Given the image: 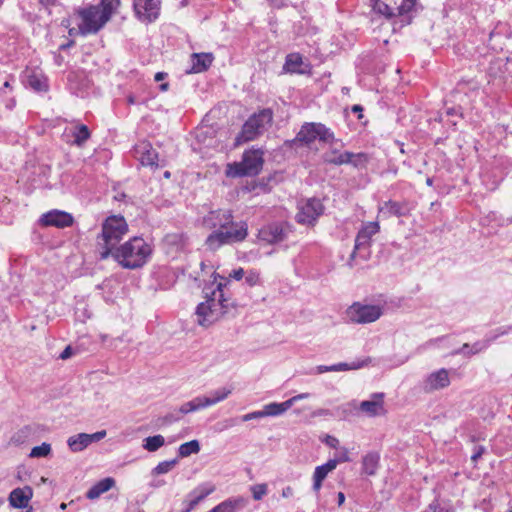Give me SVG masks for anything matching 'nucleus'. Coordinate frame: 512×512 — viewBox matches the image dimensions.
<instances>
[{"label":"nucleus","mask_w":512,"mask_h":512,"mask_svg":"<svg viewBox=\"0 0 512 512\" xmlns=\"http://www.w3.org/2000/svg\"><path fill=\"white\" fill-rule=\"evenodd\" d=\"M15 104H16L15 99H14V98H12V97L7 98V99L5 100V105H6V107H7L8 109H12V108H14Z\"/></svg>","instance_id":"obj_58"},{"label":"nucleus","mask_w":512,"mask_h":512,"mask_svg":"<svg viewBox=\"0 0 512 512\" xmlns=\"http://www.w3.org/2000/svg\"><path fill=\"white\" fill-rule=\"evenodd\" d=\"M244 274H245L244 270L242 268H238V269L233 270L230 273V277H232L235 280H241L243 278Z\"/></svg>","instance_id":"obj_52"},{"label":"nucleus","mask_w":512,"mask_h":512,"mask_svg":"<svg viewBox=\"0 0 512 512\" xmlns=\"http://www.w3.org/2000/svg\"><path fill=\"white\" fill-rule=\"evenodd\" d=\"M384 393H373L370 400L362 401L359 405L360 411L369 417L382 416L386 414L384 408Z\"/></svg>","instance_id":"obj_21"},{"label":"nucleus","mask_w":512,"mask_h":512,"mask_svg":"<svg viewBox=\"0 0 512 512\" xmlns=\"http://www.w3.org/2000/svg\"><path fill=\"white\" fill-rule=\"evenodd\" d=\"M383 315V307L380 305L363 304L354 302L346 310V317L353 324H369L376 322Z\"/></svg>","instance_id":"obj_9"},{"label":"nucleus","mask_w":512,"mask_h":512,"mask_svg":"<svg viewBox=\"0 0 512 512\" xmlns=\"http://www.w3.org/2000/svg\"><path fill=\"white\" fill-rule=\"evenodd\" d=\"M33 496L32 488L24 486L14 489L9 496L10 505L14 508H26Z\"/></svg>","instance_id":"obj_24"},{"label":"nucleus","mask_w":512,"mask_h":512,"mask_svg":"<svg viewBox=\"0 0 512 512\" xmlns=\"http://www.w3.org/2000/svg\"><path fill=\"white\" fill-rule=\"evenodd\" d=\"M379 231L380 225L377 221L365 223L357 233L354 250L350 255V260H353L355 258L357 251L365 250V257L369 255V248L371 246L372 237L376 235Z\"/></svg>","instance_id":"obj_12"},{"label":"nucleus","mask_w":512,"mask_h":512,"mask_svg":"<svg viewBox=\"0 0 512 512\" xmlns=\"http://www.w3.org/2000/svg\"><path fill=\"white\" fill-rule=\"evenodd\" d=\"M72 136L73 144L82 146L90 138L89 128L84 124L76 125L72 130Z\"/></svg>","instance_id":"obj_35"},{"label":"nucleus","mask_w":512,"mask_h":512,"mask_svg":"<svg viewBox=\"0 0 512 512\" xmlns=\"http://www.w3.org/2000/svg\"><path fill=\"white\" fill-rule=\"evenodd\" d=\"M127 232L128 225L123 216L113 215L108 217L102 224L101 234L97 237L100 259H107Z\"/></svg>","instance_id":"obj_2"},{"label":"nucleus","mask_w":512,"mask_h":512,"mask_svg":"<svg viewBox=\"0 0 512 512\" xmlns=\"http://www.w3.org/2000/svg\"><path fill=\"white\" fill-rule=\"evenodd\" d=\"M70 36L80 35V22L78 23V28H70L69 29Z\"/></svg>","instance_id":"obj_59"},{"label":"nucleus","mask_w":512,"mask_h":512,"mask_svg":"<svg viewBox=\"0 0 512 512\" xmlns=\"http://www.w3.org/2000/svg\"><path fill=\"white\" fill-rule=\"evenodd\" d=\"M228 305V300L223 294V284L218 283L211 295H207V300L198 304L195 312L196 322L203 327L211 326L227 312Z\"/></svg>","instance_id":"obj_3"},{"label":"nucleus","mask_w":512,"mask_h":512,"mask_svg":"<svg viewBox=\"0 0 512 512\" xmlns=\"http://www.w3.org/2000/svg\"><path fill=\"white\" fill-rule=\"evenodd\" d=\"M214 56L212 53H193L191 55L192 67L190 72L201 73L206 71L212 64Z\"/></svg>","instance_id":"obj_26"},{"label":"nucleus","mask_w":512,"mask_h":512,"mask_svg":"<svg viewBox=\"0 0 512 512\" xmlns=\"http://www.w3.org/2000/svg\"><path fill=\"white\" fill-rule=\"evenodd\" d=\"M378 211L379 214L383 215L385 218H390L392 216L402 217L407 216L410 213V208L406 201L397 202L389 200L380 205Z\"/></svg>","instance_id":"obj_23"},{"label":"nucleus","mask_w":512,"mask_h":512,"mask_svg":"<svg viewBox=\"0 0 512 512\" xmlns=\"http://www.w3.org/2000/svg\"><path fill=\"white\" fill-rule=\"evenodd\" d=\"M73 216L65 211L51 210L41 216L40 222L44 226H54L57 228L70 227L73 224Z\"/></svg>","instance_id":"obj_19"},{"label":"nucleus","mask_w":512,"mask_h":512,"mask_svg":"<svg viewBox=\"0 0 512 512\" xmlns=\"http://www.w3.org/2000/svg\"><path fill=\"white\" fill-rule=\"evenodd\" d=\"M330 415V411L327 409H318L313 413V416H327Z\"/></svg>","instance_id":"obj_57"},{"label":"nucleus","mask_w":512,"mask_h":512,"mask_svg":"<svg viewBox=\"0 0 512 512\" xmlns=\"http://www.w3.org/2000/svg\"><path fill=\"white\" fill-rule=\"evenodd\" d=\"M323 212L324 206L321 201L317 198H310L298 204L296 220L300 224L314 225Z\"/></svg>","instance_id":"obj_11"},{"label":"nucleus","mask_w":512,"mask_h":512,"mask_svg":"<svg viewBox=\"0 0 512 512\" xmlns=\"http://www.w3.org/2000/svg\"><path fill=\"white\" fill-rule=\"evenodd\" d=\"M490 344L491 343L488 342V337L486 336V338L483 341L475 342L472 346L465 343L459 350L455 351L454 353H462L464 355L471 356L485 350L486 348L489 347Z\"/></svg>","instance_id":"obj_31"},{"label":"nucleus","mask_w":512,"mask_h":512,"mask_svg":"<svg viewBox=\"0 0 512 512\" xmlns=\"http://www.w3.org/2000/svg\"><path fill=\"white\" fill-rule=\"evenodd\" d=\"M272 118L273 114L270 109H264L259 113L253 114L244 123L236 141L238 143H242L254 140L265 131L266 126L271 123Z\"/></svg>","instance_id":"obj_7"},{"label":"nucleus","mask_w":512,"mask_h":512,"mask_svg":"<svg viewBox=\"0 0 512 512\" xmlns=\"http://www.w3.org/2000/svg\"><path fill=\"white\" fill-rule=\"evenodd\" d=\"M349 457H348V451L346 449H343L339 455L337 456V458H335L334 460H339V462H345V461H348Z\"/></svg>","instance_id":"obj_54"},{"label":"nucleus","mask_w":512,"mask_h":512,"mask_svg":"<svg viewBox=\"0 0 512 512\" xmlns=\"http://www.w3.org/2000/svg\"><path fill=\"white\" fill-rule=\"evenodd\" d=\"M251 491L253 494V498L255 500H260L267 493L266 484H258L251 487Z\"/></svg>","instance_id":"obj_46"},{"label":"nucleus","mask_w":512,"mask_h":512,"mask_svg":"<svg viewBox=\"0 0 512 512\" xmlns=\"http://www.w3.org/2000/svg\"><path fill=\"white\" fill-rule=\"evenodd\" d=\"M259 280L260 275L257 271L254 270L248 271L245 276V282L251 287L257 285L259 283Z\"/></svg>","instance_id":"obj_47"},{"label":"nucleus","mask_w":512,"mask_h":512,"mask_svg":"<svg viewBox=\"0 0 512 512\" xmlns=\"http://www.w3.org/2000/svg\"><path fill=\"white\" fill-rule=\"evenodd\" d=\"M151 246L141 237H133L110 255L126 269L142 267L151 256Z\"/></svg>","instance_id":"obj_1"},{"label":"nucleus","mask_w":512,"mask_h":512,"mask_svg":"<svg viewBox=\"0 0 512 512\" xmlns=\"http://www.w3.org/2000/svg\"><path fill=\"white\" fill-rule=\"evenodd\" d=\"M427 512H443V510L438 509L437 504L432 503L429 505V509L427 510Z\"/></svg>","instance_id":"obj_61"},{"label":"nucleus","mask_w":512,"mask_h":512,"mask_svg":"<svg viewBox=\"0 0 512 512\" xmlns=\"http://www.w3.org/2000/svg\"><path fill=\"white\" fill-rule=\"evenodd\" d=\"M486 452V448L482 445H475L471 454V461L476 463L478 459Z\"/></svg>","instance_id":"obj_48"},{"label":"nucleus","mask_w":512,"mask_h":512,"mask_svg":"<svg viewBox=\"0 0 512 512\" xmlns=\"http://www.w3.org/2000/svg\"><path fill=\"white\" fill-rule=\"evenodd\" d=\"M337 498H338V505L341 506L345 501L344 493L339 492Z\"/></svg>","instance_id":"obj_63"},{"label":"nucleus","mask_w":512,"mask_h":512,"mask_svg":"<svg viewBox=\"0 0 512 512\" xmlns=\"http://www.w3.org/2000/svg\"><path fill=\"white\" fill-rule=\"evenodd\" d=\"M167 76V74L165 72H157L155 74V81L159 82V81H162L165 77Z\"/></svg>","instance_id":"obj_60"},{"label":"nucleus","mask_w":512,"mask_h":512,"mask_svg":"<svg viewBox=\"0 0 512 512\" xmlns=\"http://www.w3.org/2000/svg\"><path fill=\"white\" fill-rule=\"evenodd\" d=\"M200 451V443L198 440H191L183 443L178 448V455L181 458L189 457L192 454H197Z\"/></svg>","instance_id":"obj_38"},{"label":"nucleus","mask_w":512,"mask_h":512,"mask_svg":"<svg viewBox=\"0 0 512 512\" xmlns=\"http://www.w3.org/2000/svg\"><path fill=\"white\" fill-rule=\"evenodd\" d=\"M316 139L329 144L337 143L334 133L322 123H305L294 141L309 146Z\"/></svg>","instance_id":"obj_8"},{"label":"nucleus","mask_w":512,"mask_h":512,"mask_svg":"<svg viewBox=\"0 0 512 512\" xmlns=\"http://www.w3.org/2000/svg\"><path fill=\"white\" fill-rule=\"evenodd\" d=\"M318 373H325V372H333L332 365L326 366V365H319L317 367Z\"/></svg>","instance_id":"obj_56"},{"label":"nucleus","mask_w":512,"mask_h":512,"mask_svg":"<svg viewBox=\"0 0 512 512\" xmlns=\"http://www.w3.org/2000/svg\"><path fill=\"white\" fill-rule=\"evenodd\" d=\"M248 234V226L245 222L231 220L228 228L215 230L206 239V245L210 250H216L222 245L237 243L245 240Z\"/></svg>","instance_id":"obj_6"},{"label":"nucleus","mask_w":512,"mask_h":512,"mask_svg":"<svg viewBox=\"0 0 512 512\" xmlns=\"http://www.w3.org/2000/svg\"><path fill=\"white\" fill-rule=\"evenodd\" d=\"M290 408H291V402H288V400H286L282 403L272 402V403L266 404L263 406V411H264L265 417H269V416L275 417V416H280V415L284 414Z\"/></svg>","instance_id":"obj_28"},{"label":"nucleus","mask_w":512,"mask_h":512,"mask_svg":"<svg viewBox=\"0 0 512 512\" xmlns=\"http://www.w3.org/2000/svg\"><path fill=\"white\" fill-rule=\"evenodd\" d=\"M165 443V439L162 435L149 436L144 439L143 448L149 452H155L161 448Z\"/></svg>","instance_id":"obj_39"},{"label":"nucleus","mask_w":512,"mask_h":512,"mask_svg":"<svg viewBox=\"0 0 512 512\" xmlns=\"http://www.w3.org/2000/svg\"><path fill=\"white\" fill-rule=\"evenodd\" d=\"M106 436V431L101 430L93 434L79 433L71 436L67 440V445L72 452H80L90 444L102 440Z\"/></svg>","instance_id":"obj_17"},{"label":"nucleus","mask_w":512,"mask_h":512,"mask_svg":"<svg viewBox=\"0 0 512 512\" xmlns=\"http://www.w3.org/2000/svg\"><path fill=\"white\" fill-rule=\"evenodd\" d=\"M324 161L329 164L334 165H343V164H353L354 166H358L361 161H366V155L363 153L354 154L352 152H339L336 148L331 149L326 152L323 156Z\"/></svg>","instance_id":"obj_14"},{"label":"nucleus","mask_w":512,"mask_h":512,"mask_svg":"<svg viewBox=\"0 0 512 512\" xmlns=\"http://www.w3.org/2000/svg\"><path fill=\"white\" fill-rule=\"evenodd\" d=\"M303 64L302 56L298 53H291L286 56L284 69L290 73H303L300 68Z\"/></svg>","instance_id":"obj_33"},{"label":"nucleus","mask_w":512,"mask_h":512,"mask_svg":"<svg viewBox=\"0 0 512 512\" xmlns=\"http://www.w3.org/2000/svg\"><path fill=\"white\" fill-rule=\"evenodd\" d=\"M309 396H310L309 393H301V394L295 395V396L291 397L290 399H288V402H291V406H292L296 402H298V401H300L302 399H306Z\"/></svg>","instance_id":"obj_51"},{"label":"nucleus","mask_w":512,"mask_h":512,"mask_svg":"<svg viewBox=\"0 0 512 512\" xmlns=\"http://www.w3.org/2000/svg\"><path fill=\"white\" fill-rule=\"evenodd\" d=\"M100 12L102 20L107 18V22L110 20L112 14L120 6V0H101L98 5H93Z\"/></svg>","instance_id":"obj_29"},{"label":"nucleus","mask_w":512,"mask_h":512,"mask_svg":"<svg viewBox=\"0 0 512 512\" xmlns=\"http://www.w3.org/2000/svg\"><path fill=\"white\" fill-rule=\"evenodd\" d=\"M233 219L232 212L230 210H213L203 217L202 224L204 227L209 229L221 230L228 228Z\"/></svg>","instance_id":"obj_16"},{"label":"nucleus","mask_w":512,"mask_h":512,"mask_svg":"<svg viewBox=\"0 0 512 512\" xmlns=\"http://www.w3.org/2000/svg\"><path fill=\"white\" fill-rule=\"evenodd\" d=\"M339 463V460L330 459L323 465L317 466L314 471L313 480H324L329 472L333 471Z\"/></svg>","instance_id":"obj_37"},{"label":"nucleus","mask_w":512,"mask_h":512,"mask_svg":"<svg viewBox=\"0 0 512 512\" xmlns=\"http://www.w3.org/2000/svg\"><path fill=\"white\" fill-rule=\"evenodd\" d=\"M51 454V445L43 442L39 446H35L31 449L29 456L31 458H43Z\"/></svg>","instance_id":"obj_43"},{"label":"nucleus","mask_w":512,"mask_h":512,"mask_svg":"<svg viewBox=\"0 0 512 512\" xmlns=\"http://www.w3.org/2000/svg\"><path fill=\"white\" fill-rule=\"evenodd\" d=\"M0 92L2 96H6L8 92H12V87L9 79L4 81L3 86L0 89Z\"/></svg>","instance_id":"obj_50"},{"label":"nucleus","mask_w":512,"mask_h":512,"mask_svg":"<svg viewBox=\"0 0 512 512\" xmlns=\"http://www.w3.org/2000/svg\"><path fill=\"white\" fill-rule=\"evenodd\" d=\"M370 3L376 13L388 19H399L394 24L399 23L403 27L411 22L416 0H370Z\"/></svg>","instance_id":"obj_4"},{"label":"nucleus","mask_w":512,"mask_h":512,"mask_svg":"<svg viewBox=\"0 0 512 512\" xmlns=\"http://www.w3.org/2000/svg\"><path fill=\"white\" fill-rule=\"evenodd\" d=\"M246 505L242 497L227 499L213 508V512H236Z\"/></svg>","instance_id":"obj_27"},{"label":"nucleus","mask_w":512,"mask_h":512,"mask_svg":"<svg viewBox=\"0 0 512 512\" xmlns=\"http://www.w3.org/2000/svg\"><path fill=\"white\" fill-rule=\"evenodd\" d=\"M450 385L449 372L445 368L430 373L423 381V390L427 393L444 389Z\"/></svg>","instance_id":"obj_18"},{"label":"nucleus","mask_w":512,"mask_h":512,"mask_svg":"<svg viewBox=\"0 0 512 512\" xmlns=\"http://www.w3.org/2000/svg\"><path fill=\"white\" fill-rule=\"evenodd\" d=\"M176 463H177L176 459L160 462L152 470V476H158V475H162V474H165V473L169 472L170 470H172L174 468Z\"/></svg>","instance_id":"obj_44"},{"label":"nucleus","mask_w":512,"mask_h":512,"mask_svg":"<svg viewBox=\"0 0 512 512\" xmlns=\"http://www.w3.org/2000/svg\"><path fill=\"white\" fill-rule=\"evenodd\" d=\"M181 415L179 413V411L175 410V411H172V412H169L167 413L166 415L162 416V417H159L157 420H156V426L159 427V428H162V427H166L174 422H177L181 419Z\"/></svg>","instance_id":"obj_42"},{"label":"nucleus","mask_w":512,"mask_h":512,"mask_svg":"<svg viewBox=\"0 0 512 512\" xmlns=\"http://www.w3.org/2000/svg\"><path fill=\"white\" fill-rule=\"evenodd\" d=\"M264 164V152L261 149L244 151L240 162L230 163L226 167L227 177H252L258 175Z\"/></svg>","instance_id":"obj_5"},{"label":"nucleus","mask_w":512,"mask_h":512,"mask_svg":"<svg viewBox=\"0 0 512 512\" xmlns=\"http://www.w3.org/2000/svg\"><path fill=\"white\" fill-rule=\"evenodd\" d=\"M189 245V238L183 232L168 233L162 240V247L169 256L176 257L179 253L186 251Z\"/></svg>","instance_id":"obj_13"},{"label":"nucleus","mask_w":512,"mask_h":512,"mask_svg":"<svg viewBox=\"0 0 512 512\" xmlns=\"http://www.w3.org/2000/svg\"><path fill=\"white\" fill-rule=\"evenodd\" d=\"M136 154L139 156L140 162L143 166H150L152 168H158L163 166L159 164L158 153L148 142H142L135 148Z\"/></svg>","instance_id":"obj_22"},{"label":"nucleus","mask_w":512,"mask_h":512,"mask_svg":"<svg viewBox=\"0 0 512 512\" xmlns=\"http://www.w3.org/2000/svg\"><path fill=\"white\" fill-rule=\"evenodd\" d=\"M160 0H134V10L142 21H155L160 12Z\"/></svg>","instance_id":"obj_15"},{"label":"nucleus","mask_w":512,"mask_h":512,"mask_svg":"<svg viewBox=\"0 0 512 512\" xmlns=\"http://www.w3.org/2000/svg\"><path fill=\"white\" fill-rule=\"evenodd\" d=\"M215 490L214 486H199L187 496V507L184 512H191L201 501Z\"/></svg>","instance_id":"obj_25"},{"label":"nucleus","mask_w":512,"mask_h":512,"mask_svg":"<svg viewBox=\"0 0 512 512\" xmlns=\"http://www.w3.org/2000/svg\"><path fill=\"white\" fill-rule=\"evenodd\" d=\"M76 14L80 20V35L82 36L98 33L107 23V18L102 20L100 12L93 5L77 9Z\"/></svg>","instance_id":"obj_10"},{"label":"nucleus","mask_w":512,"mask_h":512,"mask_svg":"<svg viewBox=\"0 0 512 512\" xmlns=\"http://www.w3.org/2000/svg\"><path fill=\"white\" fill-rule=\"evenodd\" d=\"M72 355V349L70 346H67L62 353L60 354V358L65 360L68 359Z\"/></svg>","instance_id":"obj_55"},{"label":"nucleus","mask_w":512,"mask_h":512,"mask_svg":"<svg viewBox=\"0 0 512 512\" xmlns=\"http://www.w3.org/2000/svg\"><path fill=\"white\" fill-rule=\"evenodd\" d=\"M265 417L264 415V411L263 409L260 410V411H254V412H251V413H248V414H245L243 417H242V420L244 422L246 421H250V420H253V419H259V418H263Z\"/></svg>","instance_id":"obj_49"},{"label":"nucleus","mask_w":512,"mask_h":512,"mask_svg":"<svg viewBox=\"0 0 512 512\" xmlns=\"http://www.w3.org/2000/svg\"><path fill=\"white\" fill-rule=\"evenodd\" d=\"M28 85L37 92L46 91L48 88L46 79L37 74L28 77Z\"/></svg>","instance_id":"obj_41"},{"label":"nucleus","mask_w":512,"mask_h":512,"mask_svg":"<svg viewBox=\"0 0 512 512\" xmlns=\"http://www.w3.org/2000/svg\"><path fill=\"white\" fill-rule=\"evenodd\" d=\"M511 332H512V325L498 327L497 329H495L494 331H492L490 334L487 335L488 342L492 343L496 339H498L500 336L507 335Z\"/></svg>","instance_id":"obj_45"},{"label":"nucleus","mask_w":512,"mask_h":512,"mask_svg":"<svg viewBox=\"0 0 512 512\" xmlns=\"http://www.w3.org/2000/svg\"><path fill=\"white\" fill-rule=\"evenodd\" d=\"M363 111V108L361 105H354L352 107V112L354 113H361Z\"/></svg>","instance_id":"obj_64"},{"label":"nucleus","mask_w":512,"mask_h":512,"mask_svg":"<svg viewBox=\"0 0 512 512\" xmlns=\"http://www.w3.org/2000/svg\"><path fill=\"white\" fill-rule=\"evenodd\" d=\"M258 237L268 244H275L287 237V230L281 223H271L259 230Z\"/></svg>","instance_id":"obj_20"},{"label":"nucleus","mask_w":512,"mask_h":512,"mask_svg":"<svg viewBox=\"0 0 512 512\" xmlns=\"http://www.w3.org/2000/svg\"><path fill=\"white\" fill-rule=\"evenodd\" d=\"M204 408H207L206 405H205V402H204V398L203 396H198V397H195L194 399H192L191 401H188L184 404H182L178 411L180 413V415H185V414H188L190 412H195V411H198L200 409H204Z\"/></svg>","instance_id":"obj_34"},{"label":"nucleus","mask_w":512,"mask_h":512,"mask_svg":"<svg viewBox=\"0 0 512 512\" xmlns=\"http://www.w3.org/2000/svg\"><path fill=\"white\" fill-rule=\"evenodd\" d=\"M231 393L232 389L226 387L210 392L209 396H203L206 407L213 406L225 400Z\"/></svg>","instance_id":"obj_30"},{"label":"nucleus","mask_w":512,"mask_h":512,"mask_svg":"<svg viewBox=\"0 0 512 512\" xmlns=\"http://www.w3.org/2000/svg\"><path fill=\"white\" fill-rule=\"evenodd\" d=\"M380 456L376 452L368 453L363 457L362 465L364 472L369 475H375V472L378 468Z\"/></svg>","instance_id":"obj_32"},{"label":"nucleus","mask_w":512,"mask_h":512,"mask_svg":"<svg viewBox=\"0 0 512 512\" xmlns=\"http://www.w3.org/2000/svg\"><path fill=\"white\" fill-rule=\"evenodd\" d=\"M114 483L115 482H97L87 491L86 497L90 500H95L103 493L109 491L113 487Z\"/></svg>","instance_id":"obj_36"},{"label":"nucleus","mask_w":512,"mask_h":512,"mask_svg":"<svg viewBox=\"0 0 512 512\" xmlns=\"http://www.w3.org/2000/svg\"><path fill=\"white\" fill-rule=\"evenodd\" d=\"M370 362H371V359L370 358H366L363 361L352 362L351 364H348V363H338V364H333L332 365V369H333V372L347 371V370H356V369H360V368L368 365Z\"/></svg>","instance_id":"obj_40"},{"label":"nucleus","mask_w":512,"mask_h":512,"mask_svg":"<svg viewBox=\"0 0 512 512\" xmlns=\"http://www.w3.org/2000/svg\"><path fill=\"white\" fill-rule=\"evenodd\" d=\"M40 3L44 6H53L56 3V0H40Z\"/></svg>","instance_id":"obj_62"},{"label":"nucleus","mask_w":512,"mask_h":512,"mask_svg":"<svg viewBox=\"0 0 512 512\" xmlns=\"http://www.w3.org/2000/svg\"><path fill=\"white\" fill-rule=\"evenodd\" d=\"M326 443L332 448H337L339 440L333 436H327Z\"/></svg>","instance_id":"obj_53"}]
</instances>
